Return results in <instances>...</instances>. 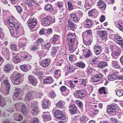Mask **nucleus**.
I'll return each instance as SVG.
<instances>
[{
	"label": "nucleus",
	"mask_w": 123,
	"mask_h": 123,
	"mask_svg": "<svg viewBox=\"0 0 123 123\" xmlns=\"http://www.w3.org/2000/svg\"><path fill=\"white\" fill-rule=\"evenodd\" d=\"M14 19V18L13 17H10L9 19L5 21V23L7 25L8 24L10 28H12L15 27V28L12 29L9 28L11 35L13 37H18L20 35V30L22 27L21 25L18 24V22H14L13 20Z\"/></svg>",
	"instance_id": "obj_1"
},
{
	"label": "nucleus",
	"mask_w": 123,
	"mask_h": 123,
	"mask_svg": "<svg viewBox=\"0 0 123 123\" xmlns=\"http://www.w3.org/2000/svg\"><path fill=\"white\" fill-rule=\"evenodd\" d=\"M22 77L20 74L17 72H14L11 76V80L12 83L14 85L19 84Z\"/></svg>",
	"instance_id": "obj_2"
},
{
	"label": "nucleus",
	"mask_w": 123,
	"mask_h": 123,
	"mask_svg": "<svg viewBox=\"0 0 123 123\" xmlns=\"http://www.w3.org/2000/svg\"><path fill=\"white\" fill-rule=\"evenodd\" d=\"M55 22L54 19L52 18L51 16H48L45 18H43L42 23L43 25L47 26Z\"/></svg>",
	"instance_id": "obj_3"
},
{
	"label": "nucleus",
	"mask_w": 123,
	"mask_h": 123,
	"mask_svg": "<svg viewBox=\"0 0 123 123\" xmlns=\"http://www.w3.org/2000/svg\"><path fill=\"white\" fill-rule=\"evenodd\" d=\"M30 109L31 110L32 115L34 116H36L40 112L37 105L34 102L32 103Z\"/></svg>",
	"instance_id": "obj_4"
},
{
	"label": "nucleus",
	"mask_w": 123,
	"mask_h": 123,
	"mask_svg": "<svg viewBox=\"0 0 123 123\" xmlns=\"http://www.w3.org/2000/svg\"><path fill=\"white\" fill-rule=\"evenodd\" d=\"M107 112L109 114H111V116H115L116 115V111L117 109V107L114 105H108Z\"/></svg>",
	"instance_id": "obj_5"
},
{
	"label": "nucleus",
	"mask_w": 123,
	"mask_h": 123,
	"mask_svg": "<svg viewBox=\"0 0 123 123\" xmlns=\"http://www.w3.org/2000/svg\"><path fill=\"white\" fill-rule=\"evenodd\" d=\"M83 43L86 46L90 45L92 41L91 39L88 36L86 35V33H83L82 34Z\"/></svg>",
	"instance_id": "obj_6"
},
{
	"label": "nucleus",
	"mask_w": 123,
	"mask_h": 123,
	"mask_svg": "<svg viewBox=\"0 0 123 123\" xmlns=\"http://www.w3.org/2000/svg\"><path fill=\"white\" fill-rule=\"evenodd\" d=\"M28 26L30 29L34 28L37 23L36 19L34 18H30L27 21Z\"/></svg>",
	"instance_id": "obj_7"
},
{
	"label": "nucleus",
	"mask_w": 123,
	"mask_h": 123,
	"mask_svg": "<svg viewBox=\"0 0 123 123\" xmlns=\"http://www.w3.org/2000/svg\"><path fill=\"white\" fill-rule=\"evenodd\" d=\"M114 35V41L122 48L123 47V39L119 35L115 34Z\"/></svg>",
	"instance_id": "obj_8"
},
{
	"label": "nucleus",
	"mask_w": 123,
	"mask_h": 123,
	"mask_svg": "<svg viewBox=\"0 0 123 123\" xmlns=\"http://www.w3.org/2000/svg\"><path fill=\"white\" fill-rule=\"evenodd\" d=\"M3 82L6 86V89L3 91L2 92L5 95H7L9 94V91L10 88V85L7 79L5 80Z\"/></svg>",
	"instance_id": "obj_9"
},
{
	"label": "nucleus",
	"mask_w": 123,
	"mask_h": 123,
	"mask_svg": "<svg viewBox=\"0 0 123 123\" xmlns=\"http://www.w3.org/2000/svg\"><path fill=\"white\" fill-rule=\"evenodd\" d=\"M44 71V69L40 68H35L33 70V73L40 78L43 76V72Z\"/></svg>",
	"instance_id": "obj_10"
},
{
	"label": "nucleus",
	"mask_w": 123,
	"mask_h": 123,
	"mask_svg": "<svg viewBox=\"0 0 123 123\" xmlns=\"http://www.w3.org/2000/svg\"><path fill=\"white\" fill-rule=\"evenodd\" d=\"M54 114L56 118L60 119L63 120L65 117L62 112L58 110L55 111Z\"/></svg>",
	"instance_id": "obj_11"
},
{
	"label": "nucleus",
	"mask_w": 123,
	"mask_h": 123,
	"mask_svg": "<svg viewBox=\"0 0 123 123\" xmlns=\"http://www.w3.org/2000/svg\"><path fill=\"white\" fill-rule=\"evenodd\" d=\"M86 91L85 90H77L75 91L76 97L81 99L84 98L86 95Z\"/></svg>",
	"instance_id": "obj_12"
},
{
	"label": "nucleus",
	"mask_w": 123,
	"mask_h": 123,
	"mask_svg": "<svg viewBox=\"0 0 123 123\" xmlns=\"http://www.w3.org/2000/svg\"><path fill=\"white\" fill-rule=\"evenodd\" d=\"M97 5L101 11L103 12L105 10L106 4L104 1L102 0H99L97 2Z\"/></svg>",
	"instance_id": "obj_13"
},
{
	"label": "nucleus",
	"mask_w": 123,
	"mask_h": 123,
	"mask_svg": "<svg viewBox=\"0 0 123 123\" xmlns=\"http://www.w3.org/2000/svg\"><path fill=\"white\" fill-rule=\"evenodd\" d=\"M3 53L4 55L6 57V59L8 61H10V55L11 53H12V52H11L10 49L6 47L4 49Z\"/></svg>",
	"instance_id": "obj_14"
},
{
	"label": "nucleus",
	"mask_w": 123,
	"mask_h": 123,
	"mask_svg": "<svg viewBox=\"0 0 123 123\" xmlns=\"http://www.w3.org/2000/svg\"><path fill=\"white\" fill-rule=\"evenodd\" d=\"M42 116L45 122L50 120L51 119L50 115L48 112H43V115Z\"/></svg>",
	"instance_id": "obj_15"
},
{
	"label": "nucleus",
	"mask_w": 123,
	"mask_h": 123,
	"mask_svg": "<svg viewBox=\"0 0 123 123\" xmlns=\"http://www.w3.org/2000/svg\"><path fill=\"white\" fill-rule=\"evenodd\" d=\"M103 75L101 73H99L95 75L92 79L93 82H97L100 81Z\"/></svg>",
	"instance_id": "obj_16"
},
{
	"label": "nucleus",
	"mask_w": 123,
	"mask_h": 123,
	"mask_svg": "<svg viewBox=\"0 0 123 123\" xmlns=\"http://www.w3.org/2000/svg\"><path fill=\"white\" fill-rule=\"evenodd\" d=\"M28 77L29 79L31 84L35 86H36L37 83V80L34 76L31 75H29Z\"/></svg>",
	"instance_id": "obj_17"
},
{
	"label": "nucleus",
	"mask_w": 123,
	"mask_h": 123,
	"mask_svg": "<svg viewBox=\"0 0 123 123\" xmlns=\"http://www.w3.org/2000/svg\"><path fill=\"white\" fill-rule=\"evenodd\" d=\"M83 54L86 58H88L92 55L90 50L87 49L85 48L82 50Z\"/></svg>",
	"instance_id": "obj_18"
},
{
	"label": "nucleus",
	"mask_w": 123,
	"mask_h": 123,
	"mask_svg": "<svg viewBox=\"0 0 123 123\" xmlns=\"http://www.w3.org/2000/svg\"><path fill=\"white\" fill-rule=\"evenodd\" d=\"M69 112L71 115H73L76 114L77 111V108L76 106L75 105H73L69 107Z\"/></svg>",
	"instance_id": "obj_19"
},
{
	"label": "nucleus",
	"mask_w": 123,
	"mask_h": 123,
	"mask_svg": "<svg viewBox=\"0 0 123 123\" xmlns=\"http://www.w3.org/2000/svg\"><path fill=\"white\" fill-rule=\"evenodd\" d=\"M53 79L51 76L46 77L43 79V82L44 83L50 84L53 82Z\"/></svg>",
	"instance_id": "obj_20"
},
{
	"label": "nucleus",
	"mask_w": 123,
	"mask_h": 123,
	"mask_svg": "<svg viewBox=\"0 0 123 123\" xmlns=\"http://www.w3.org/2000/svg\"><path fill=\"white\" fill-rule=\"evenodd\" d=\"M69 41V44L77 45L78 44V41L77 37L76 36H74L73 37H71L68 40Z\"/></svg>",
	"instance_id": "obj_21"
},
{
	"label": "nucleus",
	"mask_w": 123,
	"mask_h": 123,
	"mask_svg": "<svg viewBox=\"0 0 123 123\" xmlns=\"http://www.w3.org/2000/svg\"><path fill=\"white\" fill-rule=\"evenodd\" d=\"M121 53V49L120 48L117 47L114 51L112 53L111 55L114 58L115 56H119Z\"/></svg>",
	"instance_id": "obj_22"
},
{
	"label": "nucleus",
	"mask_w": 123,
	"mask_h": 123,
	"mask_svg": "<svg viewBox=\"0 0 123 123\" xmlns=\"http://www.w3.org/2000/svg\"><path fill=\"white\" fill-rule=\"evenodd\" d=\"M98 33L102 39H105L107 37V34L106 32L105 31H98Z\"/></svg>",
	"instance_id": "obj_23"
},
{
	"label": "nucleus",
	"mask_w": 123,
	"mask_h": 123,
	"mask_svg": "<svg viewBox=\"0 0 123 123\" xmlns=\"http://www.w3.org/2000/svg\"><path fill=\"white\" fill-rule=\"evenodd\" d=\"M69 17L70 18L68 20H70L71 21H73L75 23H77L79 21V20L75 14H71L70 15Z\"/></svg>",
	"instance_id": "obj_24"
},
{
	"label": "nucleus",
	"mask_w": 123,
	"mask_h": 123,
	"mask_svg": "<svg viewBox=\"0 0 123 123\" xmlns=\"http://www.w3.org/2000/svg\"><path fill=\"white\" fill-rule=\"evenodd\" d=\"M21 55L22 58L23 59H27L28 61H29L31 58V56L26 52H21Z\"/></svg>",
	"instance_id": "obj_25"
},
{
	"label": "nucleus",
	"mask_w": 123,
	"mask_h": 123,
	"mask_svg": "<svg viewBox=\"0 0 123 123\" xmlns=\"http://www.w3.org/2000/svg\"><path fill=\"white\" fill-rule=\"evenodd\" d=\"M25 3L30 8H31L35 4L36 2L34 0H26Z\"/></svg>",
	"instance_id": "obj_26"
},
{
	"label": "nucleus",
	"mask_w": 123,
	"mask_h": 123,
	"mask_svg": "<svg viewBox=\"0 0 123 123\" xmlns=\"http://www.w3.org/2000/svg\"><path fill=\"white\" fill-rule=\"evenodd\" d=\"M16 91L14 92L13 95V98L14 100H17L19 99L18 97L20 91V89L19 88H17Z\"/></svg>",
	"instance_id": "obj_27"
},
{
	"label": "nucleus",
	"mask_w": 123,
	"mask_h": 123,
	"mask_svg": "<svg viewBox=\"0 0 123 123\" xmlns=\"http://www.w3.org/2000/svg\"><path fill=\"white\" fill-rule=\"evenodd\" d=\"M117 72H116L112 75H109L108 78L109 80L110 81H113L116 79L117 77Z\"/></svg>",
	"instance_id": "obj_28"
},
{
	"label": "nucleus",
	"mask_w": 123,
	"mask_h": 123,
	"mask_svg": "<svg viewBox=\"0 0 123 123\" xmlns=\"http://www.w3.org/2000/svg\"><path fill=\"white\" fill-rule=\"evenodd\" d=\"M68 27L70 28L73 31H74L76 29L74 24L70 20H68Z\"/></svg>",
	"instance_id": "obj_29"
},
{
	"label": "nucleus",
	"mask_w": 123,
	"mask_h": 123,
	"mask_svg": "<svg viewBox=\"0 0 123 123\" xmlns=\"http://www.w3.org/2000/svg\"><path fill=\"white\" fill-rule=\"evenodd\" d=\"M116 26L119 28L121 31L123 30V22L122 20H120L118 23V24L116 25Z\"/></svg>",
	"instance_id": "obj_30"
},
{
	"label": "nucleus",
	"mask_w": 123,
	"mask_h": 123,
	"mask_svg": "<svg viewBox=\"0 0 123 123\" xmlns=\"http://www.w3.org/2000/svg\"><path fill=\"white\" fill-rule=\"evenodd\" d=\"M49 101L46 99L44 100L42 105V106L43 108L46 109L48 108L49 106Z\"/></svg>",
	"instance_id": "obj_31"
},
{
	"label": "nucleus",
	"mask_w": 123,
	"mask_h": 123,
	"mask_svg": "<svg viewBox=\"0 0 123 123\" xmlns=\"http://www.w3.org/2000/svg\"><path fill=\"white\" fill-rule=\"evenodd\" d=\"M13 116L14 117L16 118V119L19 121H21L23 118V116L17 113H15Z\"/></svg>",
	"instance_id": "obj_32"
},
{
	"label": "nucleus",
	"mask_w": 123,
	"mask_h": 123,
	"mask_svg": "<svg viewBox=\"0 0 123 123\" xmlns=\"http://www.w3.org/2000/svg\"><path fill=\"white\" fill-rule=\"evenodd\" d=\"M80 120L81 123H85L88 121V119L86 116H83L80 117Z\"/></svg>",
	"instance_id": "obj_33"
},
{
	"label": "nucleus",
	"mask_w": 123,
	"mask_h": 123,
	"mask_svg": "<svg viewBox=\"0 0 123 123\" xmlns=\"http://www.w3.org/2000/svg\"><path fill=\"white\" fill-rule=\"evenodd\" d=\"M61 37L60 36L54 35L52 37V41L53 43H55L57 41L59 40Z\"/></svg>",
	"instance_id": "obj_34"
},
{
	"label": "nucleus",
	"mask_w": 123,
	"mask_h": 123,
	"mask_svg": "<svg viewBox=\"0 0 123 123\" xmlns=\"http://www.w3.org/2000/svg\"><path fill=\"white\" fill-rule=\"evenodd\" d=\"M77 45L73 44H69V50L71 51V52H73L74 51L76 48Z\"/></svg>",
	"instance_id": "obj_35"
},
{
	"label": "nucleus",
	"mask_w": 123,
	"mask_h": 123,
	"mask_svg": "<svg viewBox=\"0 0 123 123\" xmlns=\"http://www.w3.org/2000/svg\"><path fill=\"white\" fill-rule=\"evenodd\" d=\"M67 5L68 7V10L71 11L74 9V6L71 1H68L67 2Z\"/></svg>",
	"instance_id": "obj_36"
},
{
	"label": "nucleus",
	"mask_w": 123,
	"mask_h": 123,
	"mask_svg": "<svg viewBox=\"0 0 123 123\" xmlns=\"http://www.w3.org/2000/svg\"><path fill=\"white\" fill-rule=\"evenodd\" d=\"M54 75L55 78L58 79L61 76V72L60 70H56L54 71Z\"/></svg>",
	"instance_id": "obj_37"
},
{
	"label": "nucleus",
	"mask_w": 123,
	"mask_h": 123,
	"mask_svg": "<svg viewBox=\"0 0 123 123\" xmlns=\"http://www.w3.org/2000/svg\"><path fill=\"white\" fill-rule=\"evenodd\" d=\"M31 92L32 93L35 94V95L37 98H40L41 96L43 95V93L41 92H37L36 91H31Z\"/></svg>",
	"instance_id": "obj_38"
},
{
	"label": "nucleus",
	"mask_w": 123,
	"mask_h": 123,
	"mask_svg": "<svg viewBox=\"0 0 123 123\" xmlns=\"http://www.w3.org/2000/svg\"><path fill=\"white\" fill-rule=\"evenodd\" d=\"M56 105L58 108L61 109L63 108L64 104L63 102L60 101L56 104Z\"/></svg>",
	"instance_id": "obj_39"
},
{
	"label": "nucleus",
	"mask_w": 123,
	"mask_h": 123,
	"mask_svg": "<svg viewBox=\"0 0 123 123\" xmlns=\"http://www.w3.org/2000/svg\"><path fill=\"white\" fill-rule=\"evenodd\" d=\"M107 65L106 62H99L98 64V67L103 68Z\"/></svg>",
	"instance_id": "obj_40"
},
{
	"label": "nucleus",
	"mask_w": 123,
	"mask_h": 123,
	"mask_svg": "<svg viewBox=\"0 0 123 123\" xmlns=\"http://www.w3.org/2000/svg\"><path fill=\"white\" fill-rule=\"evenodd\" d=\"M57 49V48L55 46L53 47L51 49V56L55 55L56 54Z\"/></svg>",
	"instance_id": "obj_41"
},
{
	"label": "nucleus",
	"mask_w": 123,
	"mask_h": 123,
	"mask_svg": "<svg viewBox=\"0 0 123 123\" xmlns=\"http://www.w3.org/2000/svg\"><path fill=\"white\" fill-rule=\"evenodd\" d=\"M106 88L105 87H102L101 88L98 90L99 94H102L103 93L104 94H106V92L105 91Z\"/></svg>",
	"instance_id": "obj_42"
},
{
	"label": "nucleus",
	"mask_w": 123,
	"mask_h": 123,
	"mask_svg": "<svg viewBox=\"0 0 123 123\" xmlns=\"http://www.w3.org/2000/svg\"><path fill=\"white\" fill-rule=\"evenodd\" d=\"M39 119L37 117H34L31 118V121L30 122V123H39Z\"/></svg>",
	"instance_id": "obj_43"
},
{
	"label": "nucleus",
	"mask_w": 123,
	"mask_h": 123,
	"mask_svg": "<svg viewBox=\"0 0 123 123\" xmlns=\"http://www.w3.org/2000/svg\"><path fill=\"white\" fill-rule=\"evenodd\" d=\"M50 44L49 43H47V44H44L42 45V46L43 48L44 49H49L50 47Z\"/></svg>",
	"instance_id": "obj_44"
},
{
	"label": "nucleus",
	"mask_w": 123,
	"mask_h": 123,
	"mask_svg": "<svg viewBox=\"0 0 123 123\" xmlns=\"http://www.w3.org/2000/svg\"><path fill=\"white\" fill-rule=\"evenodd\" d=\"M20 67L21 70L25 72H26L28 71L27 66L25 65H22Z\"/></svg>",
	"instance_id": "obj_45"
},
{
	"label": "nucleus",
	"mask_w": 123,
	"mask_h": 123,
	"mask_svg": "<svg viewBox=\"0 0 123 123\" xmlns=\"http://www.w3.org/2000/svg\"><path fill=\"white\" fill-rule=\"evenodd\" d=\"M76 65L79 67H80L82 68H84L85 66V65L83 62H78L76 63Z\"/></svg>",
	"instance_id": "obj_46"
},
{
	"label": "nucleus",
	"mask_w": 123,
	"mask_h": 123,
	"mask_svg": "<svg viewBox=\"0 0 123 123\" xmlns=\"http://www.w3.org/2000/svg\"><path fill=\"white\" fill-rule=\"evenodd\" d=\"M45 10H49L51 11L52 10L53 8L51 5L48 4L45 6Z\"/></svg>",
	"instance_id": "obj_47"
},
{
	"label": "nucleus",
	"mask_w": 123,
	"mask_h": 123,
	"mask_svg": "<svg viewBox=\"0 0 123 123\" xmlns=\"http://www.w3.org/2000/svg\"><path fill=\"white\" fill-rule=\"evenodd\" d=\"M10 49L11 50L16 51L17 48L16 45L14 43H12L10 45Z\"/></svg>",
	"instance_id": "obj_48"
},
{
	"label": "nucleus",
	"mask_w": 123,
	"mask_h": 123,
	"mask_svg": "<svg viewBox=\"0 0 123 123\" xmlns=\"http://www.w3.org/2000/svg\"><path fill=\"white\" fill-rule=\"evenodd\" d=\"M76 70V69L75 68H73L72 66L68 67V71L70 73L74 72Z\"/></svg>",
	"instance_id": "obj_49"
},
{
	"label": "nucleus",
	"mask_w": 123,
	"mask_h": 123,
	"mask_svg": "<svg viewBox=\"0 0 123 123\" xmlns=\"http://www.w3.org/2000/svg\"><path fill=\"white\" fill-rule=\"evenodd\" d=\"M57 4L59 8L60 9H62V11H63V6L64 4L62 2H57Z\"/></svg>",
	"instance_id": "obj_50"
},
{
	"label": "nucleus",
	"mask_w": 123,
	"mask_h": 123,
	"mask_svg": "<svg viewBox=\"0 0 123 123\" xmlns=\"http://www.w3.org/2000/svg\"><path fill=\"white\" fill-rule=\"evenodd\" d=\"M116 95L119 96L121 97L123 95V90H117L116 91Z\"/></svg>",
	"instance_id": "obj_51"
},
{
	"label": "nucleus",
	"mask_w": 123,
	"mask_h": 123,
	"mask_svg": "<svg viewBox=\"0 0 123 123\" xmlns=\"http://www.w3.org/2000/svg\"><path fill=\"white\" fill-rule=\"evenodd\" d=\"M31 92H28L27 93L26 95V98L28 100H31L32 95L31 94Z\"/></svg>",
	"instance_id": "obj_52"
},
{
	"label": "nucleus",
	"mask_w": 123,
	"mask_h": 123,
	"mask_svg": "<svg viewBox=\"0 0 123 123\" xmlns=\"http://www.w3.org/2000/svg\"><path fill=\"white\" fill-rule=\"evenodd\" d=\"M50 64V62H41V65L44 68L48 66Z\"/></svg>",
	"instance_id": "obj_53"
},
{
	"label": "nucleus",
	"mask_w": 123,
	"mask_h": 123,
	"mask_svg": "<svg viewBox=\"0 0 123 123\" xmlns=\"http://www.w3.org/2000/svg\"><path fill=\"white\" fill-rule=\"evenodd\" d=\"M4 70L6 72H8L11 69V66L9 64H7L4 67Z\"/></svg>",
	"instance_id": "obj_54"
},
{
	"label": "nucleus",
	"mask_w": 123,
	"mask_h": 123,
	"mask_svg": "<svg viewBox=\"0 0 123 123\" xmlns=\"http://www.w3.org/2000/svg\"><path fill=\"white\" fill-rule=\"evenodd\" d=\"M3 99L2 96L0 95V106L2 107H4L5 105V102Z\"/></svg>",
	"instance_id": "obj_55"
},
{
	"label": "nucleus",
	"mask_w": 123,
	"mask_h": 123,
	"mask_svg": "<svg viewBox=\"0 0 123 123\" xmlns=\"http://www.w3.org/2000/svg\"><path fill=\"white\" fill-rule=\"evenodd\" d=\"M112 66L116 69H119L120 68L119 66L118 65L117 62H112Z\"/></svg>",
	"instance_id": "obj_56"
},
{
	"label": "nucleus",
	"mask_w": 123,
	"mask_h": 123,
	"mask_svg": "<svg viewBox=\"0 0 123 123\" xmlns=\"http://www.w3.org/2000/svg\"><path fill=\"white\" fill-rule=\"evenodd\" d=\"M16 9L18 12L19 14L21 13L22 11V9L20 6H17Z\"/></svg>",
	"instance_id": "obj_57"
},
{
	"label": "nucleus",
	"mask_w": 123,
	"mask_h": 123,
	"mask_svg": "<svg viewBox=\"0 0 123 123\" xmlns=\"http://www.w3.org/2000/svg\"><path fill=\"white\" fill-rule=\"evenodd\" d=\"M74 36H76L75 34L73 33H70L68 34L67 36V39H69L71 37H73Z\"/></svg>",
	"instance_id": "obj_58"
},
{
	"label": "nucleus",
	"mask_w": 123,
	"mask_h": 123,
	"mask_svg": "<svg viewBox=\"0 0 123 123\" xmlns=\"http://www.w3.org/2000/svg\"><path fill=\"white\" fill-rule=\"evenodd\" d=\"M19 46L20 50H23L25 49V44L21 43L19 44Z\"/></svg>",
	"instance_id": "obj_59"
},
{
	"label": "nucleus",
	"mask_w": 123,
	"mask_h": 123,
	"mask_svg": "<svg viewBox=\"0 0 123 123\" xmlns=\"http://www.w3.org/2000/svg\"><path fill=\"white\" fill-rule=\"evenodd\" d=\"M76 12V13L77 15H79V18H80L82 16L83 14L82 12L81 11L78 10Z\"/></svg>",
	"instance_id": "obj_60"
},
{
	"label": "nucleus",
	"mask_w": 123,
	"mask_h": 123,
	"mask_svg": "<svg viewBox=\"0 0 123 123\" xmlns=\"http://www.w3.org/2000/svg\"><path fill=\"white\" fill-rule=\"evenodd\" d=\"M94 52L95 53L96 55H99L102 52V50H93Z\"/></svg>",
	"instance_id": "obj_61"
},
{
	"label": "nucleus",
	"mask_w": 123,
	"mask_h": 123,
	"mask_svg": "<svg viewBox=\"0 0 123 123\" xmlns=\"http://www.w3.org/2000/svg\"><path fill=\"white\" fill-rule=\"evenodd\" d=\"M46 53L44 51H41L39 53V55L40 57L44 56L46 55Z\"/></svg>",
	"instance_id": "obj_62"
},
{
	"label": "nucleus",
	"mask_w": 123,
	"mask_h": 123,
	"mask_svg": "<svg viewBox=\"0 0 123 123\" xmlns=\"http://www.w3.org/2000/svg\"><path fill=\"white\" fill-rule=\"evenodd\" d=\"M55 96L56 95L54 92H52L50 93L49 96L51 98H54Z\"/></svg>",
	"instance_id": "obj_63"
},
{
	"label": "nucleus",
	"mask_w": 123,
	"mask_h": 123,
	"mask_svg": "<svg viewBox=\"0 0 123 123\" xmlns=\"http://www.w3.org/2000/svg\"><path fill=\"white\" fill-rule=\"evenodd\" d=\"M81 80V83L80 84L83 85L84 86H86V80L85 79H82Z\"/></svg>",
	"instance_id": "obj_64"
}]
</instances>
